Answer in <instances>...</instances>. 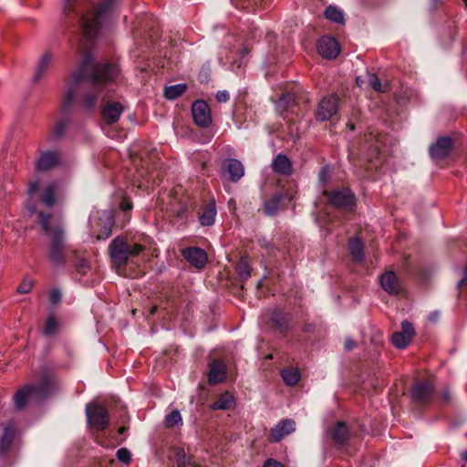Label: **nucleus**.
<instances>
[{"instance_id":"f257e3e1","label":"nucleus","mask_w":467,"mask_h":467,"mask_svg":"<svg viewBox=\"0 0 467 467\" xmlns=\"http://www.w3.org/2000/svg\"><path fill=\"white\" fill-rule=\"evenodd\" d=\"M116 0H64L61 17L62 27L76 37L81 61L71 72L67 81V90L62 104L68 112L75 101L86 112H93L99 97L121 76L115 62H96L92 54L94 40L108 24Z\"/></svg>"},{"instance_id":"f03ea898","label":"nucleus","mask_w":467,"mask_h":467,"mask_svg":"<svg viewBox=\"0 0 467 467\" xmlns=\"http://www.w3.org/2000/svg\"><path fill=\"white\" fill-rule=\"evenodd\" d=\"M57 387L53 369L47 366L42 367L37 381L25 385L15 394L14 403L16 409L23 410L30 398H34L37 401L44 400L57 389Z\"/></svg>"},{"instance_id":"7ed1b4c3","label":"nucleus","mask_w":467,"mask_h":467,"mask_svg":"<svg viewBox=\"0 0 467 467\" xmlns=\"http://www.w3.org/2000/svg\"><path fill=\"white\" fill-rule=\"evenodd\" d=\"M50 217L49 213H39V223L48 237L47 258L53 265H65L68 254L65 230L61 225L52 223Z\"/></svg>"},{"instance_id":"20e7f679","label":"nucleus","mask_w":467,"mask_h":467,"mask_svg":"<svg viewBox=\"0 0 467 467\" xmlns=\"http://www.w3.org/2000/svg\"><path fill=\"white\" fill-rule=\"evenodd\" d=\"M144 250L143 244L128 234L115 237L108 249L111 264L117 268H125L128 264L133 263L134 259Z\"/></svg>"},{"instance_id":"39448f33","label":"nucleus","mask_w":467,"mask_h":467,"mask_svg":"<svg viewBox=\"0 0 467 467\" xmlns=\"http://www.w3.org/2000/svg\"><path fill=\"white\" fill-rule=\"evenodd\" d=\"M296 195V191L293 185L288 187L278 186L270 194L269 197L263 201L261 211L268 217L275 216L279 210L285 209Z\"/></svg>"},{"instance_id":"423d86ee","label":"nucleus","mask_w":467,"mask_h":467,"mask_svg":"<svg viewBox=\"0 0 467 467\" xmlns=\"http://www.w3.org/2000/svg\"><path fill=\"white\" fill-rule=\"evenodd\" d=\"M323 195L327 203L337 210L351 213L357 207L356 194L349 187L337 186L331 190H324Z\"/></svg>"},{"instance_id":"0eeeda50","label":"nucleus","mask_w":467,"mask_h":467,"mask_svg":"<svg viewBox=\"0 0 467 467\" xmlns=\"http://www.w3.org/2000/svg\"><path fill=\"white\" fill-rule=\"evenodd\" d=\"M343 105V99L337 93L323 96L314 110L315 119L318 122L337 120Z\"/></svg>"},{"instance_id":"6e6552de","label":"nucleus","mask_w":467,"mask_h":467,"mask_svg":"<svg viewBox=\"0 0 467 467\" xmlns=\"http://www.w3.org/2000/svg\"><path fill=\"white\" fill-rule=\"evenodd\" d=\"M275 107L279 116L288 124L295 123L301 115V109L295 91L282 93Z\"/></svg>"},{"instance_id":"1a4fd4ad","label":"nucleus","mask_w":467,"mask_h":467,"mask_svg":"<svg viewBox=\"0 0 467 467\" xmlns=\"http://www.w3.org/2000/svg\"><path fill=\"white\" fill-rule=\"evenodd\" d=\"M434 396L435 388L430 380H419L411 388V400L419 407L431 404Z\"/></svg>"},{"instance_id":"9d476101","label":"nucleus","mask_w":467,"mask_h":467,"mask_svg":"<svg viewBox=\"0 0 467 467\" xmlns=\"http://www.w3.org/2000/svg\"><path fill=\"white\" fill-rule=\"evenodd\" d=\"M86 415L88 424L97 431H102L109 427V412L105 406L90 403L87 405Z\"/></svg>"},{"instance_id":"9b49d317","label":"nucleus","mask_w":467,"mask_h":467,"mask_svg":"<svg viewBox=\"0 0 467 467\" xmlns=\"http://www.w3.org/2000/svg\"><path fill=\"white\" fill-rule=\"evenodd\" d=\"M454 148V140L450 136H439L435 142L429 146L430 158L434 161L447 159Z\"/></svg>"},{"instance_id":"f8f14e48","label":"nucleus","mask_w":467,"mask_h":467,"mask_svg":"<svg viewBox=\"0 0 467 467\" xmlns=\"http://www.w3.org/2000/svg\"><path fill=\"white\" fill-rule=\"evenodd\" d=\"M292 317L288 312L284 311L281 308H275L269 314L266 321L267 326L280 333L283 336H286L290 329Z\"/></svg>"},{"instance_id":"ddd939ff","label":"nucleus","mask_w":467,"mask_h":467,"mask_svg":"<svg viewBox=\"0 0 467 467\" xmlns=\"http://www.w3.org/2000/svg\"><path fill=\"white\" fill-rule=\"evenodd\" d=\"M192 115L194 123L201 128H207L212 124V115L209 105L202 99L196 100L192 106Z\"/></svg>"},{"instance_id":"4468645a","label":"nucleus","mask_w":467,"mask_h":467,"mask_svg":"<svg viewBox=\"0 0 467 467\" xmlns=\"http://www.w3.org/2000/svg\"><path fill=\"white\" fill-rule=\"evenodd\" d=\"M124 110L120 102L106 100L104 98L101 103L100 114L103 121L108 125L116 123Z\"/></svg>"},{"instance_id":"2eb2a0df","label":"nucleus","mask_w":467,"mask_h":467,"mask_svg":"<svg viewBox=\"0 0 467 467\" xmlns=\"http://www.w3.org/2000/svg\"><path fill=\"white\" fill-rule=\"evenodd\" d=\"M328 435L332 443L336 447L341 448L348 444L350 430L345 421L339 420L329 428Z\"/></svg>"},{"instance_id":"dca6fc26","label":"nucleus","mask_w":467,"mask_h":467,"mask_svg":"<svg viewBox=\"0 0 467 467\" xmlns=\"http://www.w3.org/2000/svg\"><path fill=\"white\" fill-rule=\"evenodd\" d=\"M216 216L217 207L213 199L203 202L197 211L198 222L203 227L213 226L215 223Z\"/></svg>"},{"instance_id":"f3484780","label":"nucleus","mask_w":467,"mask_h":467,"mask_svg":"<svg viewBox=\"0 0 467 467\" xmlns=\"http://www.w3.org/2000/svg\"><path fill=\"white\" fill-rule=\"evenodd\" d=\"M415 335L413 325L408 320L401 323V330L392 334L391 342L398 348H405L412 340Z\"/></svg>"},{"instance_id":"a211bd4d","label":"nucleus","mask_w":467,"mask_h":467,"mask_svg":"<svg viewBox=\"0 0 467 467\" xmlns=\"http://www.w3.org/2000/svg\"><path fill=\"white\" fill-rule=\"evenodd\" d=\"M317 51L322 57L333 59L340 53V47L335 37L324 36L317 42Z\"/></svg>"},{"instance_id":"6ab92c4d","label":"nucleus","mask_w":467,"mask_h":467,"mask_svg":"<svg viewBox=\"0 0 467 467\" xmlns=\"http://www.w3.org/2000/svg\"><path fill=\"white\" fill-rule=\"evenodd\" d=\"M183 258L192 266L202 269L208 261L206 252L200 247H187L182 251Z\"/></svg>"},{"instance_id":"aec40b11","label":"nucleus","mask_w":467,"mask_h":467,"mask_svg":"<svg viewBox=\"0 0 467 467\" xmlns=\"http://www.w3.org/2000/svg\"><path fill=\"white\" fill-rule=\"evenodd\" d=\"M296 430V422L291 419H285L271 429L268 440L270 442H278L286 435Z\"/></svg>"},{"instance_id":"412c9836","label":"nucleus","mask_w":467,"mask_h":467,"mask_svg":"<svg viewBox=\"0 0 467 467\" xmlns=\"http://www.w3.org/2000/svg\"><path fill=\"white\" fill-rule=\"evenodd\" d=\"M210 371L208 381L210 384L214 385L222 383L226 379L227 366L221 358H213L209 364Z\"/></svg>"},{"instance_id":"4be33fe9","label":"nucleus","mask_w":467,"mask_h":467,"mask_svg":"<svg viewBox=\"0 0 467 467\" xmlns=\"http://www.w3.org/2000/svg\"><path fill=\"white\" fill-rule=\"evenodd\" d=\"M224 171L229 175V181L236 183L244 175V167L243 163L234 158H227L223 165Z\"/></svg>"},{"instance_id":"5701e85b","label":"nucleus","mask_w":467,"mask_h":467,"mask_svg":"<svg viewBox=\"0 0 467 467\" xmlns=\"http://www.w3.org/2000/svg\"><path fill=\"white\" fill-rule=\"evenodd\" d=\"M59 154L54 150L42 152L36 161V169L39 171H49L58 165Z\"/></svg>"},{"instance_id":"b1692460","label":"nucleus","mask_w":467,"mask_h":467,"mask_svg":"<svg viewBox=\"0 0 467 467\" xmlns=\"http://www.w3.org/2000/svg\"><path fill=\"white\" fill-rule=\"evenodd\" d=\"M235 274L238 276V282L241 283L239 290L244 292L245 289L244 284L251 277L252 268L249 264V257L247 255L242 256L238 263L235 265Z\"/></svg>"},{"instance_id":"393cba45","label":"nucleus","mask_w":467,"mask_h":467,"mask_svg":"<svg viewBox=\"0 0 467 467\" xmlns=\"http://www.w3.org/2000/svg\"><path fill=\"white\" fill-rule=\"evenodd\" d=\"M271 167L273 171L280 175L288 176L293 173V165L289 158L283 153H279L273 160Z\"/></svg>"},{"instance_id":"a878e982","label":"nucleus","mask_w":467,"mask_h":467,"mask_svg":"<svg viewBox=\"0 0 467 467\" xmlns=\"http://www.w3.org/2000/svg\"><path fill=\"white\" fill-rule=\"evenodd\" d=\"M348 247L352 261L356 264H362L365 258L362 240L357 236L351 237L348 240Z\"/></svg>"},{"instance_id":"bb28decb","label":"nucleus","mask_w":467,"mask_h":467,"mask_svg":"<svg viewBox=\"0 0 467 467\" xmlns=\"http://www.w3.org/2000/svg\"><path fill=\"white\" fill-rule=\"evenodd\" d=\"M189 205L187 202L176 201L171 211V221L173 223H183L187 221Z\"/></svg>"},{"instance_id":"cd10ccee","label":"nucleus","mask_w":467,"mask_h":467,"mask_svg":"<svg viewBox=\"0 0 467 467\" xmlns=\"http://www.w3.org/2000/svg\"><path fill=\"white\" fill-rule=\"evenodd\" d=\"M381 287L390 295H398L400 293V285L398 278L393 271L385 272L380 276Z\"/></svg>"},{"instance_id":"c85d7f7f","label":"nucleus","mask_w":467,"mask_h":467,"mask_svg":"<svg viewBox=\"0 0 467 467\" xmlns=\"http://www.w3.org/2000/svg\"><path fill=\"white\" fill-rule=\"evenodd\" d=\"M53 62V56L50 52H46L42 57L40 58L36 72L33 77V81L35 83H37L40 81V79L45 76V74L47 72L49 67H51V64Z\"/></svg>"},{"instance_id":"c756f323","label":"nucleus","mask_w":467,"mask_h":467,"mask_svg":"<svg viewBox=\"0 0 467 467\" xmlns=\"http://www.w3.org/2000/svg\"><path fill=\"white\" fill-rule=\"evenodd\" d=\"M104 219V223L101 226L99 233L96 235L97 240H106L112 234V226L114 224V219L110 213H104L99 220Z\"/></svg>"},{"instance_id":"7c9ffc66","label":"nucleus","mask_w":467,"mask_h":467,"mask_svg":"<svg viewBox=\"0 0 467 467\" xmlns=\"http://www.w3.org/2000/svg\"><path fill=\"white\" fill-rule=\"evenodd\" d=\"M172 453L178 467H198L192 461V456L187 455L183 448L174 447Z\"/></svg>"},{"instance_id":"2f4dec72","label":"nucleus","mask_w":467,"mask_h":467,"mask_svg":"<svg viewBox=\"0 0 467 467\" xmlns=\"http://www.w3.org/2000/svg\"><path fill=\"white\" fill-rule=\"evenodd\" d=\"M71 254L75 271L80 275H85L90 268L89 262L76 250H72Z\"/></svg>"},{"instance_id":"473e14b6","label":"nucleus","mask_w":467,"mask_h":467,"mask_svg":"<svg viewBox=\"0 0 467 467\" xmlns=\"http://www.w3.org/2000/svg\"><path fill=\"white\" fill-rule=\"evenodd\" d=\"M15 439V431L12 427L7 426L4 429L3 436L0 439V454L5 456Z\"/></svg>"},{"instance_id":"72a5a7b5","label":"nucleus","mask_w":467,"mask_h":467,"mask_svg":"<svg viewBox=\"0 0 467 467\" xmlns=\"http://www.w3.org/2000/svg\"><path fill=\"white\" fill-rule=\"evenodd\" d=\"M234 404V396L229 391H224L219 395L217 400L213 403V410H226L232 408Z\"/></svg>"},{"instance_id":"f704fd0d","label":"nucleus","mask_w":467,"mask_h":467,"mask_svg":"<svg viewBox=\"0 0 467 467\" xmlns=\"http://www.w3.org/2000/svg\"><path fill=\"white\" fill-rule=\"evenodd\" d=\"M281 377L287 386H295L301 379L300 372L297 368L288 367L281 370Z\"/></svg>"},{"instance_id":"c9c22d12","label":"nucleus","mask_w":467,"mask_h":467,"mask_svg":"<svg viewBox=\"0 0 467 467\" xmlns=\"http://www.w3.org/2000/svg\"><path fill=\"white\" fill-rule=\"evenodd\" d=\"M187 90V85L184 83L168 86L164 89V97L167 99L173 100L181 97Z\"/></svg>"},{"instance_id":"e433bc0d","label":"nucleus","mask_w":467,"mask_h":467,"mask_svg":"<svg viewBox=\"0 0 467 467\" xmlns=\"http://www.w3.org/2000/svg\"><path fill=\"white\" fill-rule=\"evenodd\" d=\"M325 17L331 21L337 24H345V16L341 9H339L337 6L329 5L325 10Z\"/></svg>"},{"instance_id":"4c0bfd02","label":"nucleus","mask_w":467,"mask_h":467,"mask_svg":"<svg viewBox=\"0 0 467 467\" xmlns=\"http://www.w3.org/2000/svg\"><path fill=\"white\" fill-rule=\"evenodd\" d=\"M368 83L376 92L386 93L389 89V84L381 83L379 78L375 73L368 75Z\"/></svg>"},{"instance_id":"58836bf2","label":"nucleus","mask_w":467,"mask_h":467,"mask_svg":"<svg viewBox=\"0 0 467 467\" xmlns=\"http://www.w3.org/2000/svg\"><path fill=\"white\" fill-rule=\"evenodd\" d=\"M164 423L167 428H173L174 426L179 424L182 425V418L180 411L178 410H173L165 417Z\"/></svg>"},{"instance_id":"ea45409f","label":"nucleus","mask_w":467,"mask_h":467,"mask_svg":"<svg viewBox=\"0 0 467 467\" xmlns=\"http://www.w3.org/2000/svg\"><path fill=\"white\" fill-rule=\"evenodd\" d=\"M58 331V324L56 317L51 315L49 316L45 324L44 334L46 336H52Z\"/></svg>"},{"instance_id":"a19ab883","label":"nucleus","mask_w":467,"mask_h":467,"mask_svg":"<svg viewBox=\"0 0 467 467\" xmlns=\"http://www.w3.org/2000/svg\"><path fill=\"white\" fill-rule=\"evenodd\" d=\"M69 122H70L69 119L67 118H63L62 119H60L57 123V125L55 126V128L52 131L53 138H55V139L61 138L64 135L65 130L68 127Z\"/></svg>"},{"instance_id":"79ce46f5","label":"nucleus","mask_w":467,"mask_h":467,"mask_svg":"<svg viewBox=\"0 0 467 467\" xmlns=\"http://www.w3.org/2000/svg\"><path fill=\"white\" fill-rule=\"evenodd\" d=\"M41 201L47 206L52 207L56 202L54 189L52 186L46 188L41 196Z\"/></svg>"},{"instance_id":"37998d69","label":"nucleus","mask_w":467,"mask_h":467,"mask_svg":"<svg viewBox=\"0 0 467 467\" xmlns=\"http://www.w3.org/2000/svg\"><path fill=\"white\" fill-rule=\"evenodd\" d=\"M211 66L209 63H205L201 67L199 74H198V79L201 83H208L211 78Z\"/></svg>"},{"instance_id":"c03bdc74","label":"nucleus","mask_w":467,"mask_h":467,"mask_svg":"<svg viewBox=\"0 0 467 467\" xmlns=\"http://www.w3.org/2000/svg\"><path fill=\"white\" fill-rule=\"evenodd\" d=\"M33 285H34L33 280L31 278H29L28 276H26L23 278V280L17 286L16 291L19 294H28L31 291Z\"/></svg>"},{"instance_id":"a18cd8bd","label":"nucleus","mask_w":467,"mask_h":467,"mask_svg":"<svg viewBox=\"0 0 467 467\" xmlns=\"http://www.w3.org/2000/svg\"><path fill=\"white\" fill-rule=\"evenodd\" d=\"M117 459L124 463L129 464L131 461V453L127 448H120L116 452Z\"/></svg>"},{"instance_id":"49530a36","label":"nucleus","mask_w":467,"mask_h":467,"mask_svg":"<svg viewBox=\"0 0 467 467\" xmlns=\"http://www.w3.org/2000/svg\"><path fill=\"white\" fill-rule=\"evenodd\" d=\"M331 175L330 168L327 166H324L320 169L318 172V181L323 185L326 186L327 183L329 182Z\"/></svg>"},{"instance_id":"de8ad7c7","label":"nucleus","mask_w":467,"mask_h":467,"mask_svg":"<svg viewBox=\"0 0 467 467\" xmlns=\"http://www.w3.org/2000/svg\"><path fill=\"white\" fill-rule=\"evenodd\" d=\"M317 325L313 322H305L301 327V332L306 335H315Z\"/></svg>"},{"instance_id":"09e8293b","label":"nucleus","mask_w":467,"mask_h":467,"mask_svg":"<svg viewBox=\"0 0 467 467\" xmlns=\"http://www.w3.org/2000/svg\"><path fill=\"white\" fill-rule=\"evenodd\" d=\"M61 298V292L58 289L55 288L51 290L49 294V301L52 305H57L58 303H60Z\"/></svg>"},{"instance_id":"8fccbe9b","label":"nucleus","mask_w":467,"mask_h":467,"mask_svg":"<svg viewBox=\"0 0 467 467\" xmlns=\"http://www.w3.org/2000/svg\"><path fill=\"white\" fill-rule=\"evenodd\" d=\"M119 208L123 212H129L132 210L133 204L130 199L123 198L119 202Z\"/></svg>"},{"instance_id":"3c124183","label":"nucleus","mask_w":467,"mask_h":467,"mask_svg":"<svg viewBox=\"0 0 467 467\" xmlns=\"http://www.w3.org/2000/svg\"><path fill=\"white\" fill-rule=\"evenodd\" d=\"M441 400L443 404H449L452 400V394L448 389H445L441 393Z\"/></svg>"},{"instance_id":"603ef678","label":"nucleus","mask_w":467,"mask_h":467,"mask_svg":"<svg viewBox=\"0 0 467 467\" xmlns=\"http://www.w3.org/2000/svg\"><path fill=\"white\" fill-rule=\"evenodd\" d=\"M218 102H227L230 99V94L227 90H219L216 94Z\"/></svg>"},{"instance_id":"864d4df0","label":"nucleus","mask_w":467,"mask_h":467,"mask_svg":"<svg viewBox=\"0 0 467 467\" xmlns=\"http://www.w3.org/2000/svg\"><path fill=\"white\" fill-rule=\"evenodd\" d=\"M263 467H284L282 463L274 459H267Z\"/></svg>"},{"instance_id":"5fc2aeb1","label":"nucleus","mask_w":467,"mask_h":467,"mask_svg":"<svg viewBox=\"0 0 467 467\" xmlns=\"http://www.w3.org/2000/svg\"><path fill=\"white\" fill-rule=\"evenodd\" d=\"M467 286V263L464 267L463 277L458 282V289Z\"/></svg>"},{"instance_id":"6e6d98bb","label":"nucleus","mask_w":467,"mask_h":467,"mask_svg":"<svg viewBox=\"0 0 467 467\" xmlns=\"http://www.w3.org/2000/svg\"><path fill=\"white\" fill-rule=\"evenodd\" d=\"M355 345L356 343L353 340L348 339L345 341V348L347 350H351Z\"/></svg>"},{"instance_id":"4d7b16f0","label":"nucleus","mask_w":467,"mask_h":467,"mask_svg":"<svg viewBox=\"0 0 467 467\" xmlns=\"http://www.w3.org/2000/svg\"><path fill=\"white\" fill-rule=\"evenodd\" d=\"M38 189V182H33L31 183L30 187H29V193L30 194H34Z\"/></svg>"},{"instance_id":"13d9d810","label":"nucleus","mask_w":467,"mask_h":467,"mask_svg":"<svg viewBox=\"0 0 467 467\" xmlns=\"http://www.w3.org/2000/svg\"><path fill=\"white\" fill-rule=\"evenodd\" d=\"M129 427L127 426H121L119 428L118 432L119 434H124L128 431Z\"/></svg>"},{"instance_id":"bf43d9fd","label":"nucleus","mask_w":467,"mask_h":467,"mask_svg":"<svg viewBox=\"0 0 467 467\" xmlns=\"http://www.w3.org/2000/svg\"><path fill=\"white\" fill-rule=\"evenodd\" d=\"M347 127L350 130H356V126L354 123H352L351 121H348L347 123Z\"/></svg>"},{"instance_id":"052dcab7","label":"nucleus","mask_w":467,"mask_h":467,"mask_svg":"<svg viewBox=\"0 0 467 467\" xmlns=\"http://www.w3.org/2000/svg\"><path fill=\"white\" fill-rule=\"evenodd\" d=\"M461 458L462 461L467 462V450L461 453Z\"/></svg>"},{"instance_id":"680f3d73","label":"nucleus","mask_w":467,"mask_h":467,"mask_svg":"<svg viewBox=\"0 0 467 467\" xmlns=\"http://www.w3.org/2000/svg\"><path fill=\"white\" fill-rule=\"evenodd\" d=\"M263 285V281L259 280L255 285L256 289L259 290Z\"/></svg>"},{"instance_id":"e2e57ef3","label":"nucleus","mask_w":467,"mask_h":467,"mask_svg":"<svg viewBox=\"0 0 467 467\" xmlns=\"http://www.w3.org/2000/svg\"><path fill=\"white\" fill-rule=\"evenodd\" d=\"M156 311H157V306H152V307L150 308V314H151V315H153Z\"/></svg>"},{"instance_id":"0e129e2a","label":"nucleus","mask_w":467,"mask_h":467,"mask_svg":"<svg viewBox=\"0 0 467 467\" xmlns=\"http://www.w3.org/2000/svg\"><path fill=\"white\" fill-rule=\"evenodd\" d=\"M264 244H265V248H268V245H267V244H265V242H263V244H261V246H264Z\"/></svg>"},{"instance_id":"69168bd1","label":"nucleus","mask_w":467,"mask_h":467,"mask_svg":"<svg viewBox=\"0 0 467 467\" xmlns=\"http://www.w3.org/2000/svg\"><path fill=\"white\" fill-rule=\"evenodd\" d=\"M264 244H265V248H268V245H267V244H265V242H263V244H261V246H264Z\"/></svg>"},{"instance_id":"338daca9","label":"nucleus","mask_w":467,"mask_h":467,"mask_svg":"<svg viewBox=\"0 0 467 467\" xmlns=\"http://www.w3.org/2000/svg\"><path fill=\"white\" fill-rule=\"evenodd\" d=\"M264 244H265V248H268V245H267V244H265V242H263V244H261V246H264Z\"/></svg>"},{"instance_id":"774afa93","label":"nucleus","mask_w":467,"mask_h":467,"mask_svg":"<svg viewBox=\"0 0 467 467\" xmlns=\"http://www.w3.org/2000/svg\"><path fill=\"white\" fill-rule=\"evenodd\" d=\"M264 244H265V248H268V245H267V244H265V242H263V244H261V246H264Z\"/></svg>"}]
</instances>
